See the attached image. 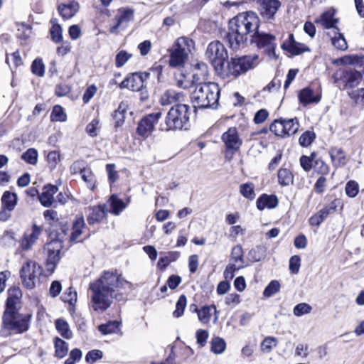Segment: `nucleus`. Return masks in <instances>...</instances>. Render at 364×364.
<instances>
[{
  "instance_id": "nucleus-1",
  "label": "nucleus",
  "mask_w": 364,
  "mask_h": 364,
  "mask_svg": "<svg viewBox=\"0 0 364 364\" xmlns=\"http://www.w3.org/2000/svg\"><path fill=\"white\" fill-rule=\"evenodd\" d=\"M130 283L115 272L105 271L101 276L90 284L89 306L97 313H102L109 309L117 291Z\"/></svg>"
},
{
  "instance_id": "nucleus-2",
  "label": "nucleus",
  "mask_w": 364,
  "mask_h": 364,
  "mask_svg": "<svg viewBox=\"0 0 364 364\" xmlns=\"http://www.w3.org/2000/svg\"><path fill=\"white\" fill-rule=\"evenodd\" d=\"M259 26V18L252 11L242 12L229 21L228 31L226 36L230 47L238 50L243 47L248 36L252 38L257 33Z\"/></svg>"
},
{
  "instance_id": "nucleus-3",
  "label": "nucleus",
  "mask_w": 364,
  "mask_h": 364,
  "mask_svg": "<svg viewBox=\"0 0 364 364\" xmlns=\"http://www.w3.org/2000/svg\"><path fill=\"white\" fill-rule=\"evenodd\" d=\"M220 89L218 84L208 82L196 85L191 94V101L195 107H216L218 103Z\"/></svg>"
},
{
  "instance_id": "nucleus-4",
  "label": "nucleus",
  "mask_w": 364,
  "mask_h": 364,
  "mask_svg": "<svg viewBox=\"0 0 364 364\" xmlns=\"http://www.w3.org/2000/svg\"><path fill=\"white\" fill-rule=\"evenodd\" d=\"M257 63V55L231 58L223 67L219 76L224 79H235L255 68Z\"/></svg>"
},
{
  "instance_id": "nucleus-5",
  "label": "nucleus",
  "mask_w": 364,
  "mask_h": 364,
  "mask_svg": "<svg viewBox=\"0 0 364 364\" xmlns=\"http://www.w3.org/2000/svg\"><path fill=\"white\" fill-rule=\"evenodd\" d=\"M190 115L191 107L188 105L177 104L169 109L160 129L162 131L186 129Z\"/></svg>"
},
{
  "instance_id": "nucleus-6",
  "label": "nucleus",
  "mask_w": 364,
  "mask_h": 364,
  "mask_svg": "<svg viewBox=\"0 0 364 364\" xmlns=\"http://www.w3.org/2000/svg\"><path fill=\"white\" fill-rule=\"evenodd\" d=\"M194 48L195 43L192 39L178 38L169 49V65L173 68L183 67Z\"/></svg>"
},
{
  "instance_id": "nucleus-7",
  "label": "nucleus",
  "mask_w": 364,
  "mask_h": 364,
  "mask_svg": "<svg viewBox=\"0 0 364 364\" xmlns=\"http://www.w3.org/2000/svg\"><path fill=\"white\" fill-rule=\"evenodd\" d=\"M28 328V319L26 316L14 311H6L3 315L1 333L8 336L12 333H21Z\"/></svg>"
},
{
  "instance_id": "nucleus-8",
  "label": "nucleus",
  "mask_w": 364,
  "mask_h": 364,
  "mask_svg": "<svg viewBox=\"0 0 364 364\" xmlns=\"http://www.w3.org/2000/svg\"><path fill=\"white\" fill-rule=\"evenodd\" d=\"M205 56L219 75L223 70L224 62L228 59V50L218 41L210 43L205 51Z\"/></svg>"
},
{
  "instance_id": "nucleus-9",
  "label": "nucleus",
  "mask_w": 364,
  "mask_h": 364,
  "mask_svg": "<svg viewBox=\"0 0 364 364\" xmlns=\"http://www.w3.org/2000/svg\"><path fill=\"white\" fill-rule=\"evenodd\" d=\"M42 274V269L37 262L28 260L24 263L20 270V277L22 284L28 289L36 287L39 283L40 277Z\"/></svg>"
},
{
  "instance_id": "nucleus-10",
  "label": "nucleus",
  "mask_w": 364,
  "mask_h": 364,
  "mask_svg": "<svg viewBox=\"0 0 364 364\" xmlns=\"http://www.w3.org/2000/svg\"><path fill=\"white\" fill-rule=\"evenodd\" d=\"M296 118L289 119H276L270 126V130L277 136H286L295 134L299 129Z\"/></svg>"
},
{
  "instance_id": "nucleus-11",
  "label": "nucleus",
  "mask_w": 364,
  "mask_h": 364,
  "mask_svg": "<svg viewBox=\"0 0 364 364\" xmlns=\"http://www.w3.org/2000/svg\"><path fill=\"white\" fill-rule=\"evenodd\" d=\"M63 243L58 240H51L46 245L44 250L47 254L46 268L48 272H54L60 261Z\"/></svg>"
},
{
  "instance_id": "nucleus-12",
  "label": "nucleus",
  "mask_w": 364,
  "mask_h": 364,
  "mask_svg": "<svg viewBox=\"0 0 364 364\" xmlns=\"http://www.w3.org/2000/svg\"><path fill=\"white\" fill-rule=\"evenodd\" d=\"M161 117V112L151 113L144 117L138 123L137 134L144 139L151 136L155 125L158 123Z\"/></svg>"
},
{
  "instance_id": "nucleus-13",
  "label": "nucleus",
  "mask_w": 364,
  "mask_h": 364,
  "mask_svg": "<svg viewBox=\"0 0 364 364\" xmlns=\"http://www.w3.org/2000/svg\"><path fill=\"white\" fill-rule=\"evenodd\" d=\"M134 11L128 7H122L117 10L115 16V23L109 28V32L112 34H118L119 29L127 28L128 23L134 20Z\"/></svg>"
},
{
  "instance_id": "nucleus-14",
  "label": "nucleus",
  "mask_w": 364,
  "mask_h": 364,
  "mask_svg": "<svg viewBox=\"0 0 364 364\" xmlns=\"http://www.w3.org/2000/svg\"><path fill=\"white\" fill-rule=\"evenodd\" d=\"M1 207L0 210V220L6 221L11 216L18 203L16 193L9 191H5L1 198Z\"/></svg>"
},
{
  "instance_id": "nucleus-15",
  "label": "nucleus",
  "mask_w": 364,
  "mask_h": 364,
  "mask_svg": "<svg viewBox=\"0 0 364 364\" xmlns=\"http://www.w3.org/2000/svg\"><path fill=\"white\" fill-rule=\"evenodd\" d=\"M221 139L226 148V156L228 154H233L237 151L242 143L235 127H230L221 136Z\"/></svg>"
},
{
  "instance_id": "nucleus-16",
  "label": "nucleus",
  "mask_w": 364,
  "mask_h": 364,
  "mask_svg": "<svg viewBox=\"0 0 364 364\" xmlns=\"http://www.w3.org/2000/svg\"><path fill=\"white\" fill-rule=\"evenodd\" d=\"M251 41L257 43L258 47L264 48L269 57L276 58L274 50L276 43L275 37L273 35L262 33L257 30Z\"/></svg>"
},
{
  "instance_id": "nucleus-17",
  "label": "nucleus",
  "mask_w": 364,
  "mask_h": 364,
  "mask_svg": "<svg viewBox=\"0 0 364 364\" xmlns=\"http://www.w3.org/2000/svg\"><path fill=\"white\" fill-rule=\"evenodd\" d=\"M230 262L231 263L225 271V277L232 279L234 277V272L244 266L243 250L241 245H236L232 249Z\"/></svg>"
},
{
  "instance_id": "nucleus-18",
  "label": "nucleus",
  "mask_w": 364,
  "mask_h": 364,
  "mask_svg": "<svg viewBox=\"0 0 364 364\" xmlns=\"http://www.w3.org/2000/svg\"><path fill=\"white\" fill-rule=\"evenodd\" d=\"M148 73H135L129 75L119 85L121 88H127L132 91H139L144 85V81L148 79Z\"/></svg>"
},
{
  "instance_id": "nucleus-19",
  "label": "nucleus",
  "mask_w": 364,
  "mask_h": 364,
  "mask_svg": "<svg viewBox=\"0 0 364 364\" xmlns=\"http://www.w3.org/2000/svg\"><path fill=\"white\" fill-rule=\"evenodd\" d=\"M258 4L261 16L267 19L272 18L281 6L279 0H259Z\"/></svg>"
},
{
  "instance_id": "nucleus-20",
  "label": "nucleus",
  "mask_w": 364,
  "mask_h": 364,
  "mask_svg": "<svg viewBox=\"0 0 364 364\" xmlns=\"http://www.w3.org/2000/svg\"><path fill=\"white\" fill-rule=\"evenodd\" d=\"M282 48L293 55H299L304 52L309 51V48L301 43L296 42L293 34H290L282 46Z\"/></svg>"
},
{
  "instance_id": "nucleus-21",
  "label": "nucleus",
  "mask_w": 364,
  "mask_h": 364,
  "mask_svg": "<svg viewBox=\"0 0 364 364\" xmlns=\"http://www.w3.org/2000/svg\"><path fill=\"white\" fill-rule=\"evenodd\" d=\"M107 214V210L105 205L90 208L87 217V222L90 225L101 223L106 218Z\"/></svg>"
},
{
  "instance_id": "nucleus-22",
  "label": "nucleus",
  "mask_w": 364,
  "mask_h": 364,
  "mask_svg": "<svg viewBox=\"0 0 364 364\" xmlns=\"http://www.w3.org/2000/svg\"><path fill=\"white\" fill-rule=\"evenodd\" d=\"M41 228L36 225H33L31 232L24 234L21 241V247L23 250H28L31 248L32 245L38 240L41 232Z\"/></svg>"
},
{
  "instance_id": "nucleus-23",
  "label": "nucleus",
  "mask_w": 364,
  "mask_h": 364,
  "mask_svg": "<svg viewBox=\"0 0 364 364\" xmlns=\"http://www.w3.org/2000/svg\"><path fill=\"white\" fill-rule=\"evenodd\" d=\"M199 321L204 325L208 324L213 314H215V322L218 319V311L215 305L204 306L200 309H196Z\"/></svg>"
},
{
  "instance_id": "nucleus-24",
  "label": "nucleus",
  "mask_w": 364,
  "mask_h": 364,
  "mask_svg": "<svg viewBox=\"0 0 364 364\" xmlns=\"http://www.w3.org/2000/svg\"><path fill=\"white\" fill-rule=\"evenodd\" d=\"M184 101V95L182 92H176L173 90H166L161 96L160 103L163 106L169 105L176 103L181 104Z\"/></svg>"
},
{
  "instance_id": "nucleus-25",
  "label": "nucleus",
  "mask_w": 364,
  "mask_h": 364,
  "mask_svg": "<svg viewBox=\"0 0 364 364\" xmlns=\"http://www.w3.org/2000/svg\"><path fill=\"white\" fill-rule=\"evenodd\" d=\"M334 9H328L323 13L319 18L315 20V23L320 24L324 28H334L336 30L337 28L335 27V24L338 22V19L334 18Z\"/></svg>"
},
{
  "instance_id": "nucleus-26",
  "label": "nucleus",
  "mask_w": 364,
  "mask_h": 364,
  "mask_svg": "<svg viewBox=\"0 0 364 364\" xmlns=\"http://www.w3.org/2000/svg\"><path fill=\"white\" fill-rule=\"evenodd\" d=\"M208 75V68L205 63H198L193 68V83L196 85L200 83H206Z\"/></svg>"
},
{
  "instance_id": "nucleus-27",
  "label": "nucleus",
  "mask_w": 364,
  "mask_h": 364,
  "mask_svg": "<svg viewBox=\"0 0 364 364\" xmlns=\"http://www.w3.org/2000/svg\"><path fill=\"white\" fill-rule=\"evenodd\" d=\"M57 191L58 188L54 185L48 184L45 186L39 196L41 203L46 207L50 206L54 200V195Z\"/></svg>"
},
{
  "instance_id": "nucleus-28",
  "label": "nucleus",
  "mask_w": 364,
  "mask_h": 364,
  "mask_svg": "<svg viewBox=\"0 0 364 364\" xmlns=\"http://www.w3.org/2000/svg\"><path fill=\"white\" fill-rule=\"evenodd\" d=\"M278 203V198L276 196L262 194L257 198L256 205L258 210H263L265 208L272 209L276 208Z\"/></svg>"
},
{
  "instance_id": "nucleus-29",
  "label": "nucleus",
  "mask_w": 364,
  "mask_h": 364,
  "mask_svg": "<svg viewBox=\"0 0 364 364\" xmlns=\"http://www.w3.org/2000/svg\"><path fill=\"white\" fill-rule=\"evenodd\" d=\"M80 4L77 1H71L68 4H62L58 6V11L65 19L73 17L79 11Z\"/></svg>"
},
{
  "instance_id": "nucleus-30",
  "label": "nucleus",
  "mask_w": 364,
  "mask_h": 364,
  "mask_svg": "<svg viewBox=\"0 0 364 364\" xmlns=\"http://www.w3.org/2000/svg\"><path fill=\"white\" fill-rule=\"evenodd\" d=\"M85 221L82 216L77 217L73 224L72 233L70 235V241L77 242L80 241V236L85 229Z\"/></svg>"
},
{
  "instance_id": "nucleus-31",
  "label": "nucleus",
  "mask_w": 364,
  "mask_h": 364,
  "mask_svg": "<svg viewBox=\"0 0 364 364\" xmlns=\"http://www.w3.org/2000/svg\"><path fill=\"white\" fill-rule=\"evenodd\" d=\"M299 101L303 105L310 103H318L321 100L319 94L315 95L311 89L304 88L300 91L299 95Z\"/></svg>"
},
{
  "instance_id": "nucleus-32",
  "label": "nucleus",
  "mask_w": 364,
  "mask_h": 364,
  "mask_svg": "<svg viewBox=\"0 0 364 364\" xmlns=\"http://www.w3.org/2000/svg\"><path fill=\"white\" fill-rule=\"evenodd\" d=\"M128 107V102L122 101L119 105L117 109L114 111L113 117L116 120V126L119 127L123 124Z\"/></svg>"
},
{
  "instance_id": "nucleus-33",
  "label": "nucleus",
  "mask_w": 364,
  "mask_h": 364,
  "mask_svg": "<svg viewBox=\"0 0 364 364\" xmlns=\"http://www.w3.org/2000/svg\"><path fill=\"white\" fill-rule=\"evenodd\" d=\"M330 155L335 166H343L346 164V156L342 149L337 148L332 149Z\"/></svg>"
},
{
  "instance_id": "nucleus-34",
  "label": "nucleus",
  "mask_w": 364,
  "mask_h": 364,
  "mask_svg": "<svg viewBox=\"0 0 364 364\" xmlns=\"http://www.w3.org/2000/svg\"><path fill=\"white\" fill-rule=\"evenodd\" d=\"M278 183L282 186H287L293 183L294 176L292 173L286 168H280L277 173Z\"/></svg>"
},
{
  "instance_id": "nucleus-35",
  "label": "nucleus",
  "mask_w": 364,
  "mask_h": 364,
  "mask_svg": "<svg viewBox=\"0 0 364 364\" xmlns=\"http://www.w3.org/2000/svg\"><path fill=\"white\" fill-rule=\"evenodd\" d=\"M255 186L251 182L242 183L239 187L240 193L246 199L253 200L255 198Z\"/></svg>"
},
{
  "instance_id": "nucleus-36",
  "label": "nucleus",
  "mask_w": 364,
  "mask_h": 364,
  "mask_svg": "<svg viewBox=\"0 0 364 364\" xmlns=\"http://www.w3.org/2000/svg\"><path fill=\"white\" fill-rule=\"evenodd\" d=\"M109 203L111 207L110 213L114 215H118L126 208V204L122 200L113 195L109 200Z\"/></svg>"
},
{
  "instance_id": "nucleus-37",
  "label": "nucleus",
  "mask_w": 364,
  "mask_h": 364,
  "mask_svg": "<svg viewBox=\"0 0 364 364\" xmlns=\"http://www.w3.org/2000/svg\"><path fill=\"white\" fill-rule=\"evenodd\" d=\"M226 342L220 337H214L210 341V350L214 354L220 355L225 352Z\"/></svg>"
},
{
  "instance_id": "nucleus-38",
  "label": "nucleus",
  "mask_w": 364,
  "mask_h": 364,
  "mask_svg": "<svg viewBox=\"0 0 364 364\" xmlns=\"http://www.w3.org/2000/svg\"><path fill=\"white\" fill-rule=\"evenodd\" d=\"M55 328L63 338L70 339L72 337V331L68 323L65 320L62 318L57 319L55 321Z\"/></svg>"
},
{
  "instance_id": "nucleus-39",
  "label": "nucleus",
  "mask_w": 364,
  "mask_h": 364,
  "mask_svg": "<svg viewBox=\"0 0 364 364\" xmlns=\"http://www.w3.org/2000/svg\"><path fill=\"white\" fill-rule=\"evenodd\" d=\"M82 179L87 183V187L93 189L95 186V176L90 168H83L81 170Z\"/></svg>"
},
{
  "instance_id": "nucleus-40",
  "label": "nucleus",
  "mask_w": 364,
  "mask_h": 364,
  "mask_svg": "<svg viewBox=\"0 0 364 364\" xmlns=\"http://www.w3.org/2000/svg\"><path fill=\"white\" fill-rule=\"evenodd\" d=\"M52 122H64L67 120V114L60 105H55L50 114Z\"/></svg>"
},
{
  "instance_id": "nucleus-41",
  "label": "nucleus",
  "mask_w": 364,
  "mask_h": 364,
  "mask_svg": "<svg viewBox=\"0 0 364 364\" xmlns=\"http://www.w3.org/2000/svg\"><path fill=\"white\" fill-rule=\"evenodd\" d=\"M119 321H109L106 324L99 326V331L104 335L117 333L119 331Z\"/></svg>"
},
{
  "instance_id": "nucleus-42",
  "label": "nucleus",
  "mask_w": 364,
  "mask_h": 364,
  "mask_svg": "<svg viewBox=\"0 0 364 364\" xmlns=\"http://www.w3.org/2000/svg\"><path fill=\"white\" fill-rule=\"evenodd\" d=\"M333 33L334 36H331V43L333 46L341 50L347 49V43L343 36L341 33H338L336 30H333Z\"/></svg>"
},
{
  "instance_id": "nucleus-43",
  "label": "nucleus",
  "mask_w": 364,
  "mask_h": 364,
  "mask_svg": "<svg viewBox=\"0 0 364 364\" xmlns=\"http://www.w3.org/2000/svg\"><path fill=\"white\" fill-rule=\"evenodd\" d=\"M21 295V291L18 288L9 289V296L6 301L7 306L9 307L14 306L19 301Z\"/></svg>"
},
{
  "instance_id": "nucleus-44",
  "label": "nucleus",
  "mask_w": 364,
  "mask_h": 364,
  "mask_svg": "<svg viewBox=\"0 0 364 364\" xmlns=\"http://www.w3.org/2000/svg\"><path fill=\"white\" fill-rule=\"evenodd\" d=\"M55 355L60 358H64L68 351L66 342L59 338H56L55 341Z\"/></svg>"
},
{
  "instance_id": "nucleus-45",
  "label": "nucleus",
  "mask_w": 364,
  "mask_h": 364,
  "mask_svg": "<svg viewBox=\"0 0 364 364\" xmlns=\"http://www.w3.org/2000/svg\"><path fill=\"white\" fill-rule=\"evenodd\" d=\"M277 345V339L272 336L265 338L261 343V350L262 352L270 353Z\"/></svg>"
},
{
  "instance_id": "nucleus-46",
  "label": "nucleus",
  "mask_w": 364,
  "mask_h": 364,
  "mask_svg": "<svg viewBox=\"0 0 364 364\" xmlns=\"http://www.w3.org/2000/svg\"><path fill=\"white\" fill-rule=\"evenodd\" d=\"M38 156L37 150L31 148L22 154L21 159L31 165H35L38 161Z\"/></svg>"
},
{
  "instance_id": "nucleus-47",
  "label": "nucleus",
  "mask_w": 364,
  "mask_h": 364,
  "mask_svg": "<svg viewBox=\"0 0 364 364\" xmlns=\"http://www.w3.org/2000/svg\"><path fill=\"white\" fill-rule=\"evenodd\" d=\"M186 305V297L184 295L180 296L176 304V309L173 313V316L176 318L181 317L183 314Z\"/></svg>"
},
{
  "instance_id": "nucleus-48",
  "label": "nucleus",
  "mask_w": 364,
  "mask_h": 364,
  "mask_svg": "<svg viewBox=\"0 0 364 364\" xmlns=\"http://www.w3.org/2000/svg\"><path fill=\"white\" fill-rule=\"evenodd\" d=\"M280 283L277 280H272L264 289L263 295L265 297H271L280 290Z\"/></svg>"
},
{
  "instance_id": "nucleus-49",
  "label": "nucleus",
  "mask_w": 364,
  "mask_h": 364,
  "mask_svg": "<svg viewBox=\"0 0 364 364\" xmlns=\"http://www.w3.org/2000/svg\"><path fill=\"white\" fill-rule=\"evenodd\" d=\"M363 79V74L358 71H353L350 73L346 82V86L353 88L358 86Z\"/></svg>"
},
{
  "instance_id": "nucleus-50",
  "label": "nucleus",
  "mask_w": 364,
  "mask_h": 364,
  "mask_svg": "<svg viewBox=\"0 0 364 364\" xmlns=\"http://www.w3.org/2000/svg\"><path fill=\"white\" fill-rule=\"evenodd\" d=\"M62 300L68 303L70 306H75L77 301V292L73 287H69L62 296Z\"/></svg>"
},
{
  "instance_id": "nucleus-51",
  "label": "nucleus",
  "mask_w": 364,
  "mask_h": 364,
  "mask_svg": "<svg viewBox=\"0 0 364 364\" xmlns=\"http://www.w3.org/2000/svg\"><path fill=\"white\" fill-rule=\"evenodd\" d=\"M345 192L349 198H355L359 192L358 183L353 180L349 181L346 185Z\"/></svg>"
},
{
  "instance_id": "nucleus-52",
  "label": "nucleus",
  "mask_w": 364,
  "mask_h": 364,
  "mask_svg": "<svg viewBox=\"0 0 364 364\" xmlns=\"http://www.w3.org/2000/svg\"><path fill=\"white\" fill-rule=\"evenodd\" d=\"M45 65L41 59L37 58L33 60L31 65V71L34 75L38 77H43L45 73Z\"/></svg>"
},
{
  "instance_id": "nucleus-53",
  "label": "nucleus",
  "mask_w": 364,
  "mask_h": 364,
  "mask_svg": "<svg viewBox=\"0 0 364 364\" xmlns=\"http://www.w3.org/2000/svg\"><path fill=\"white\" fill-rule=\"evenodd\" d=\"M312 310V307L306 303H300L297 304L293 309V313L296 316H301L309 314Z\"/></svg>"
},
{
  "instance_id": "nucleus-54",
  "label": "nucleus",
  "mask_w": 364,
  "mask_h": 364,
  "mask_svg": "<svg viewBox=\"0 0 364 364\" xmlns=\"http://www.w3.org/2000/svg\"><path fill=\"white\" fill-rule=\"evenodd\" d=\"M132 55L126 50H120L116 55L115 65L117 68L122 67L131 58Z\"/></svg>"
},
{
  "instance_id": "nucleus-55",
  "label": "nucleus",
  "mask_w": 364,
  "mask_h": 364,
  "mask_svg": "<svg viewBox=\"0 0 364 364\" xmlns=\"http://www.w3.org/2000/svg\"><path fill=\"white\" fill-rule=\"evenodd\" d=\"M100 121L97 119H92L86 127L87 133L92 137L97 135L100 129Z\"/></svg>"
},
{
  "instance_id": "nucleus-56",
  "label": "nucleus",
  "mask_w": 364,
  "mask_h": 364,
  "mask_svg": "<svg viewBox=\"0 0 364 364\" xmlns=\"http://www.w3.org/2000/svg\"><path fill=\"white\" fill-rule=\"evenodd\" d=\"M359 62L360 58L358 55H346L335 60L336 63L343 65H353L357 64Z\"/></svg>"
},
{
  "instance_id": "nucleus-57",
  "label": "nucleus",
  "mask_w": 364,
  "mask_h": 364,
  "mask_svg": "<svg viewBox=\"0 0 364 364\" xmlns=\"http://www.w3.org/2000/svg\"><path fill=\"white\" fill-rule=\"evenodd\" d=\"M60 155L58 151H52L48 153L47 156V161L50 168H55L57 164L60 162Z\"/></svg>"
},
{
  "instance_id": "nucleus-58",
  "label": "nucleus",
  "mask_w": 364,
  "mask_h": 364,
  "mask_svg": "<svg viewBox=\"0 0 364 364\" xmlns=\"http://www.w3.org/2000/svg\"><path fill=\"white\" fill-rule=\"evenodd\" d=\"M315 154H311L310 156H302L300 158V165L305 171H309L312 168V162L314 159Z\"/></svg>"
},
{
  "instance_id": "nucleus-59",
  "label": "nucleus",
  "mask_w": 364,
  "mask_h": 364,
  "mask_svg": "<svg viewBox=\"0 0 364 364\" xmlns=\"http://www.w3.org/2000/svg\"><path fill=\"white\" fill-rule=\"evenodd\" d=\"M315 134L313 132H306L299 137V144L301 146L306 147L312 143Z\"/></svg>"
},
{
  "instance_id": "nucleus-60",
  "label": "nucleus",
  "mask_w": 364,
  "mask_h": 364,
  "mask_svg": "<svg viewBox=\"0 0 364 364\" xmlns=\"http://www.w3.org/2000/svg\"><path fill=\"white\" fill-rule=\"evenodd\" d=\"M62 33V28L59 24H54L50 28L52 39L56 43L60 42L63 39Z\"/></svg>"
},
{
  "instance_id": "nucleus-61",
  "label": "nucleus",
  "mask_w": 364,
  "mask_h": 364,
  "mask_svg": "<svg viewBox=\"0 0 364 364\" xmlns=\"http://www.w3.org/2000/svg\"><path fill=\"white\" fill-rule=\"evenodd\" d=\"M301 266V259L298 255H294L289 260V270L293 274L299 272Z\"/></svg>"
},
{
  "instance_id": "nucleus-62",
  "label": "nucleus",
  "mask_w": 364,
  "mask_h": 364,
  "mask_svg": "<svg viewBox=\"0 0 364 364\" xmlns=\"http://www.w3.org/2000/svg\"><path fill=\"white\" fill-rule=\"evenodd\" d=\"M81 357V350L77 348H75L71 350L69 358L65 361V364H75L77 361L80 360Z\"/></svg>"
},
{
  "instance_id": "nucleus-63",
  "label": "nucleus",
  "mask_w": 364,
  "mask_h": 364,
  "mask_svg": "<svg viewBox=\"0 0 364 364\" xmlns=\"http://www.w3.org/2000/svg\"><path fill=\"white\" fill-rule=\"evenodd\" d=\"M102 357V352L99 350H92L87 353L85 360L89 363H93Z\"/></svg>"
},
{
  "instance_id": "nucleus-64",
  "label": "nucleus",
  "mask_w": 364,
  "mask_h": 364,
  "mask_svg": "<svg viewBox=\"0 0 364 364\" xmlns=\"http://www.w3.org/2000/svg\"><path fill=\"white\" fill-rule=\"evenodd\" d=\"M6 61L8 64L12 63L14 67H18L23 63L21 55L18 51L13 53L10 55H7Z\"/></svg>"
}]
</instances>
